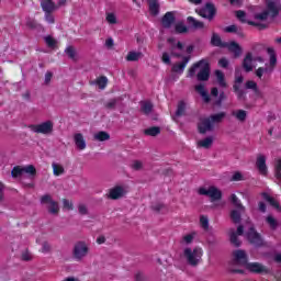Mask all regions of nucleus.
Returning a JSON list of instances; mask_svg holds the SVG:
<instances>
[{"label":"nucleus","mask_w":281,"mask_h":281,"mask_svg":"<svg viewBox=\"0 0 281 281\" xmlns=\"http://www.w3.org/2000/svg\"><path fill=\"white\" fill-rule=\"evenodd\" d=\"M42 248L40 249L41 254H50L52 252V245H49V241H42L41 243Z\"/></svg>","instance_id":"obj_51"},{"label":"nucleus","mask_w":281,"mask_h":281,"mask_svg":"<svg viewBox=\"0 0 281 281\" xmlns=\"http://www.w3.org/2000/svg\"><path fill=\"white\" fill-rule=\"evenodd\" d=\"M267 54L270 57V68L265 67L263 74H271V71H273V69H276V66L278 65V55L276 54V49L273 47H268Z\"/></svg>","instance_id":"obj_16"},{"label":"nucleus","mask_w":281,"mask_h":281,"mask_svg":"<svg viewBox=\"0 0 281 281\" xmlns=\"http://www.w3.org/2000/svg\"><path fill=\"white\" fill-rule=\"evenodd\" d=\"M200 223L203 229H210V220L207 218V216L205 215L200 216Z\"/></svg>","instance_id":"obj_54"},{"label":"nucleus","mask_w":281,"mask_h":281,"mask_svg":"<svg viewBox=\"0 0 281 281\" xmlns=\"http://www.w3.org/2000/svg\"><path fill=\"white\" fill-rule=\"evenodd\" d=\"M94 139L97 142H108V139H111V135L109 134V132L101 131L94 134Z\"/></svg>","instance_id":"obj_44"},{"label":"nucleus","mask_w":281,"mask_h":281,"mask_svg":"<svg viewBox=\"0 0 281 281\" xmlns=\"http://www.w3.org/2000/svg\"><path fill=\"white\" fill-rule=\"evenodd\" d=\"M41 8L44 12V21L54 25L56 23V18L54 16V12L58 10V5L53 0H41Z\"/></svg>","instance_id":"obj_4"},{"label":"nucleus","mask_w":281,"mask_h":281,"mask_svg":"<svg viewBox=\"0 0 281 281\" xmlns=\"http://www.w3.org/2000/svg\"><path fill=\"white\" fill-rule=\"evenodd\" d=\"M124 194H126L124 187L116 186V187L110 189L108 199H111L112 201H117V199H122V196H124Z\"/></svg>","instance_id":"obj_21"},{"label":"nucleus","mask_w":281,"mask_h":281,"mask_svg":"<svg viewBox=\"0 0 281 281\" xmlns=\"http://www.w3.org/2000/svg\"><path fill=\"white\" fill-rule=\"evenodd\" d=\"M74 142L78 150H85V148H87V140H85L82 133L75 134Z\"/></svg>","instance_id":"obj_26"},{"label":"nucleus","mask_w":281,"mask_h":281,"mask_svg":"<svg viewBox=\"0 0 281 281\" xmlns=\"http://www.w3.org/2000/svg\"><path fill=\"white\" fill-rule=\"evenodd\" d=\"M149 5V13L151 16H159V10L161 5L159 4V0H147Z\"/></svg>","instance_id":"obj_28"},{"label":"nucleus","mask_w":281,"mask_h":281,"mask_svg":"<svg viewBox=\"0 0 281 281\" xmlns=\"http://www.w3.org/2000/svg\"><path fill=\"white\" fill-rule=\"evenodd\" d=\"M245 77L240 75V70L238 68L235 69V83L233 85L234 93L237 95V100L240 102H247V92L240 89V85H243Z\"/></svg>","instance_id":"obj_6"},{"label":"nucleus","mask_w":281,"mask_h":281,"mask_svg":"<svg viewBox=\"0 0 281 281\" xmlns=\"http://www.w3.org/2000/svg\"><path fill=\"white\" fill-rule=\"evenodd\" d=\"M161 134V127L159 126H153L144 130V135H147L148 137H157V135Z\"/></svg>","instance_id":"obj_36"},{"label":"nucleus","mask_w":281,"mask_h":281,"mask_svg":"<svg viewBox=\"0 0 281 281\" xmlns=\"http://www.w3.org/2000/svg\"><path fill=\"white\" fill-rule=\"evenodd\" d=\"M78 212L81 216H87V214H89V209H87V205L85 204H79Z\"/></svg>","instance_id":"obj_59"},{"label":"nucleus","mask_w":281,"mask_h":281,"mask_svg":"<svg viewBox=\"0 0 281 281\" xmlns=\"http://www.w3.org/2000/svg\"><path fill=\"white\" fill-rule=\"evenodd\" d=\"M251 63H254V55L251 53H247L243 60V69L246 71V74L254 71V66H251Z\"/></svg>","instance_id":"obj_24"},{"label":"nucleus","mask_w":281,"mask_h":281,"mask_svg":"<svg viewBox=\"0 0 281 281\" xmlns=\"http://www.w3.org/2000/svg\"><path fill=\"white\" fill-rule=\"evenodd\" d=\"M53 175H55V177H60V175H65V167H63L61 165H58L57 162H53Z\"/></svg>","instance_id":"obj_47"},{"label":"nucleus","mask_w":281,"mask_h":281,"mask_svg":"<svg viewBox=\"0 0 281 281\" xmlns=\"http://www.w3.org/2000/svg\"><path fill=\"white\" fill-rule=\"evenodd\" d=\"M94 85H98L99 89H106V85H109V79L106 78V76H101L97 78Z\"/></svg>","instance_id":"obj_48"},{"label":"nucleus","mask_w":281,"mask_h":281,"mask_svg":"<svg viewBox=\"0 0 281 281\" xmlns=\"http://www.w3.org/2000/svg\"><path fill=\"white\" fill-rule=\"evenodd\" d=\"M87 254H89V247H87L85 241H78L75 244L72 256L76 260H82Z\"/></svg>","instance_id":"obj_12"},{"label":"nucleus","mask_w":281,"mask_h":281,"mask_svg":"<svg viewBox=\"0 0 281 281\" xmlns=\"http://www.w3.org/2000/svg\"><path fill=\"white\" fill-rule=\"evenodd\" d=\"M233 116L236 117L239 122H246L247 121V111L245 110H237L236 112H233Z\"/></svg>","instance_id":"obj_46"},{"label":"nucleus","mask_w":281,"mask_h":281,"mask_svg":"<svg viewBox=\"0 0 281 281\" xmlns=\"http://www.w3.org/2000/svg\"><path fill=\"white\" fill-rule=\"evenodd\" d=\"M245 267L250 273H270V270L260 262H247Z\"/></svg>","instance_id":"obj_15"},{"label":"nucleus","mask_w":281,"mask_h":281,"mask_svg":"<svg viewBox=\"0 0 281 281\" xmlns=\"http://www.w3.org/2000/svg\"><path fill=\"white\" fill-rule=\"evenodd\" d=\"M206 243L210 249H214L218 246V239L212 233L206 236Z\"/></svg>","instance_id":"obj_41"},{"label":"nucleus","mask_w":281,"mask_h":281,"mask_svg":"<svg viewBox=\"0 0 281 281\" xmlns=\"http://www.w3.org/2000/svg\"><path fill=\"white\" fill-rule=\"evenodd\" d=\"M225 115H227L225 112H220L217 114L210 115L209 120L211 121V124H221Z\"/></svg>","instance_id":"obj_39"},{"label":"nucleus","mask_w":281,"mask_h":281,"mask_svg":"<svg viewBox=\"0 0 281 281\" xmlns=\"http://www.w3.org/2000/svg\"><path fill=\"white\" fill-rule=\"evenodd\" d=\"M182 115H186V102L179 101L176 110V117H182Z\"/></svg>","instance_id":"obj_49"},{"label":"nucleus","mask_w":281,"mask_h":281,"mask_svg":"<svg viewBox=\"0 0 281 281\" xmlns=\"http://www.w3.org/2000/svg\"><path fill=\"white\" fill-rule=\"evenodd\" d=\"M167 43H169L171 46L169 47L170 56L173 58H183V55L181 53H177L176 49L179 52H183V43L178 42L175 37L167 38Z\"/></svg>","instance_id":"obj_11"},{"label":"nucleus","mask_w":281,"mask_h":281,"mask_svg":"<svg viewBox=\"0 0 281 281\" xmlns=\"http://www.w3.org/2000/svg\"><path fill=\"white\" fill-rule=\"evenodd\" d=\"M165 207H166V204L164 203H157L151 205L153 212H156L157 214H159V212H161V210H164Z\"/></svg>","instance_id":"obj_63"},{"label":"nucleus","mask_w":281,"mask_h":281,"mask_svg":"<svg viewBox=\"0 0 281 281\" xmlns=\"http://www.w3.org/2000/svg\"><path fill=\"white\" fill-rule=\"evenodd\" d=\"M203 256V249L196 247L192 250V248L184 249V258H187L188 265L191 267H196L199 262H201V258Z\"/></svg>","instance_id":"obj_8"},{"label":"nucleus","mask_w":281,"mask_h":281,"mask_svg":"<svg viewBox=\"0 0 281 281\" xmlns=\"http://www.w3.org/2000/svg\"><path fill=\"white\" fill-rule=\"evenodd\" d=\"M21 260H23L24 262H30V260H32V254H30L29 249L22 252Z\"/></svg>","instance_id":"obj_56"},{"label":"nucleus","mask_w":281,"mask_h":281,"mask_svg":"<svg viewBox=\"0 0 281 281\" xmlns=\"http://www.w3.org/2000/svg\"><path fill=\"white\" fill-rule=\"evenodd\" d=\"M11 177L20 179L23 186H31V183L25 182V179H34L36 177V167L34 165L15 166L11 170Z\"/></svg>","instance_id":"obj_3"},{"label":"nucleus","mask_w":281,"mask_h":281,"mask_svg":"<svg viewBox=\"0 0 281 281\" xmlns=\"http://www.w3.org/2000/svg\"><path fill=\"white\" fill-rule=\"evenodd\" d=\"M134 280L135 281H148V277H146V274H144V272L137 271L134 276Z\"/></svg>","instance_id":"obj_55"},{"label":"nucleus","mask_w":281,"mask_h":281,"mask_svg":"<svg viewBox=\"0 0 281 281\" xmlns=\"http://www.w3.org/2000/svg\"><path fill=\"white\" fill-rule=\"evenodd\" d=\"M36 133L42 135H52L54 133V122L45 121L36 125Z\"/></svg>","instance_id":"obj_18"},{"label":"nucleus","mask_w":281,"mask_h":281,"mask_svg":"<svg viewBox=\"0 0 281 281\" xmlns=\"http://www.w3.org/2000/svg\"><path fill=\"white\" fill-rule=\"evenodd\" d=\"M266 1V9L261 13H256L255 19L256 21H267V19H278L281 12V3L279 0H265Z\"/></svg>","instance_id":"obj_2"},{"label":"nucleus","mask_w":281,"mask_h":281,"mask_svg":"<svg viewBox=\"0 0 281 281\" xmlns=\"http://www.w3.org/2000/svg\"><path fill=\"white\" fill-rule=\"evenodd\" d=\"M246 238L252 247L260 248L265 247V239H262V236L258 231H256V226H250L246 233Z\"/></svg>","instance_id":"obj_9"},{"label":"nucleus","mask_w":281,"mask_h":281,"mask_svg":"<svg viewBox=\"0 0 281 281\" xmlns=\"http://www.w3.org/2000/svg\"><path fill=\"white\" fill-rule=\"evenodd\" d=\"M131 168H133V170H142V168H144V164L140 160H134Z\"/></svg>","instance_id":"obj_61"},{"label":"nucleus","mask_w":281,"mask_h":281,"mask_svg":"<svg viewBox=\"0 0 281 281\" xmlns=\"http://www.w3.org/2000/svg\"><path fill=\"white\" fill-rule=\"evenodd\" d=\"M266 223L269 225L270 229L276 231L279 227V223L278 220H276V217H273V215H268L266 217Z\"/></svg>","instance_id":"obj_42"},{"label":"nucleus","mask_w":281,"mask_h":281,"mask_svg":"<svg viewBox=\"0 0 281 281\" xmlns=\"http://www.w3.org/2000/svg\"><path fill=\"white\" fill-rule=\"evenodd\" d=\"M63 207H64V210L71 211V210H74V203L70 202L68 199H64L63 200Z\"/></svg>","instance_id":"obj_62"},{"label":"nucleus","mask_w":281,"mask_h":281,"mask_svg":"<svg viewBox=\"0 0 281 281\" xmlns=\"http://www.w3.org/2000/svg\"><path fill=\"white\" fill-rule=\"evenodd\" d=\"M41 205H47L46 210L50 216H58L60 214V204L52 198V194L46 193L40 199Z\"/></svg>","instance_id":"obj_5"},{"label":"nucleus","mask_w":281,"mask_h":281,"mask_svg":"<svg viewBox=\"0 0 281 281\" xmlns=\"http://www.w3.org/2000/svg\"><path fill=\"white\" fill-rule=\"evenodd\" d=\"M215 76L217 78L220 87H222L223 89L227 88V82L225 81V74H223V71L221 70H215Z\"/></svg>","instance_id":"obj_43"},{"label":"nucleus","mask_w":281,"mask_h":281,"mask_svg":"<svg viewBox=\"0 0 281 281\" xmlns=\"http://www.w3.org/2000/svg\"><path fill=\"white\" fill-rule=\"evenodd\" d=\"M207 132H214V124L209 117L202 119L201 122L198 123V133H200V135H205Z\"/></svg>","instance_id":"obj_17"},{"label":"nucleus","mask_w":281,"mask_h":281,"mask_svg":"<svg viewBox=\"0 0 281 281\" xmlns=\"http://www.w3.org/2000/svg\"><path fill=\"white\" fill-rule=\"evenodd\" d=\"M175 32L177 34H188V32H190V27L187 26L183 21H179L175 25Z\"/></svg>","instance_id":"obj_35"},{"label":"nucleus","mask_w":281,"mask_h":281,"mask_svg":"<svg viewBox=\"0 0 281 281\" xmlns=\"http://www.w3.org/2000/svg\"><path fill=\"white\" fill-rule=\"evenodd\" d=\"M274 177L278 180V184L281 186V158L274 165Z\"/></svg>","instance_id":"obj_45"},{"label":"nucleus","mask_w":281,"mask_h":281,"mask_svg":"<svg viewBox=\"0 0 281 281\" xmlns=\"http://www.w3.org/2000/svg\"><path fill=\"white\" fill-rule=\"evenodd\" d=\"M162 63H165V65H171V60H170V54H168V52H164L162 53V57H161Z\"/></svg>","instance_id":"obj_64"},{"label":"nucleus","mask_w":281,"mask_h":281,"mask_svg":"<svg viewBox=\"0 0 281 281\" xmlns=\"http://www.w3.org/2000/svg\"><path fill=\"white\" fill-rule=\"evenodd\" d=\"M248 25H252V27H258V30H267L269 25L260 22H255V21H248Z\"/></svg>","instance_id":"obj_53"},{"label":"nucleus","mask_w":281,"mask_h":281,"mask_svg":"<svg viewBox=\"0 0 281 281\" xmlns=\"http://www.w3.org/2000/svg\"><path fill=\"white\" fill-rule=\"evenodd\" d=\"M225 32L227 34H236L238 32V26L236 24H232L225 27Z\"/></svg>","instance_id":"obj_60"},{"label":"nucleus","mask_w":281,"mask_h":281,"mask_svg":"<svg viewBox=\"0 0 281 281\" xmlns=\"http://www.w3.org/2000/svg\"><path fill=\"white\" fill-rule=\"evenodd\" d=\"M177 22V16L175 15V11H168L160 19V25L164 30H170L172 24Z\"/></svg>","instance_id":"obj_13"},{"label":"nucleus","mask_w":281,"mask_h":281,"mask_svg":"<svg viewBox=\"0 0 281 281\" xmlns=\"http://www.w3.org/2000/svg\"><path fill=\"white\" fill-rule=\"evenodd\" d=\"M236 18L240 21V23H248L247 13L243 10L236 11Z\"/></svg>","instance_id":"obj_52"},{"label":"nucleus","mask_w":281,"mask_h":281,"mask_svg":"<svg viewBox=\"0 0 281 281\" xmlns=\"http://www.w3.org/2000/svg\"><path fill=\"white\" fill-rule=\"evenodd\" d=\"M231 204L235 207V210H246L245 205L238 200V196L236 194H231Z\"/></svg>","instance_id":"obj_38"},{"label":"nucleus","mask_w":281,"mask_h":281,"mask_svg":"<svg viewBox=\"0 0 281 281\" xmlns=\"http://www.w3.org/2000/svg\"><path fill=\"white\" fill-rule=\"evenodd\" d=\"M224 100H227V95L225 94V91H222L220 92L217 100L213 103L214 106H217L218 109H221V106H223Z\"/></svg>","instance_id":"obj_50"},{"label":"nucleus","mask_w":281,"mask_h":281,"mask_svg":"<svg viewBox=\"0 0 281 281\" xmlns=\"http://www.w3.org/2000/svg\"><path fill=\"white\" fill-rule=\"evenodd\" d=\"M258 87V83L254 80H248L245 83V89H251L252 91H255Z\"/></svg>","instance_id":"obj_57"},{"label":"nucleus","mask_w":281,"mask_h":281,"mask_svg":"<svg viewBox=\"0 0 281 281\" xmlns=\"http://www.w3.org/2000/svg\"><path fill=\"white\" fill-rule=\"evenodd\" d=\"M256 168L259 170L260 175H263V177H267L269 170L267 168V156L259 154L257 156L256 160Z\"/></svg>","instance_id":"obj_19"},{"label":"nucleus","mask_w":281,"mask_h":281,"mask_svg":"<svg viewBox=\"0 0 281 281\" xmlns=\"http://www.w3.org/2000/svg\"><path fill=\"white\" fill-rule=\"evenodd\" d=\"M198 194H200V196H209L211 199V203H214V201H221V199H223V191L214 186L209 187V189L205 187H200L198 189Z\"/></svg>","instance_id":"obj_7"},{"label":"nucleus","mask_w":281,"mask_h":281,"mask_svg":"<svg viewBox=\"0 0 281 281\" xmlns=\"http://www.w3.org/2000/svg\"><path fill=\"white\" fill-rule=\"evenodd\" d=\"M227 49L232 54H234V58H240L243 55V47H240V44L236 42H231L229 44L227 43Z\"/></svg>","instance_id":"obj_23"},{"label":"nucleus","mask_w":281,"mask_h":281,"mask_svg":"<svg viewBox=\"0 0 281 281\" xmlns=\"http://www.w3.org/2000/svg\"><path fill=\"white\" fill-rule=\"evenodd\" d=\"M248 262L247 252L243 249H237L233 251V263L240 265L241 267H246Z\"/></svg>","instance_id":"obj_14"},{"label":"nucleus","mask_w":281,"mask_h":281,"mask_svg":"<svg viewBox=\"0 0 281 281\" xmlns=\"http://www.w3.org/2000/svg\"><path fill=\"white\" fill-rule=\"evenodd\" d=\"M139 58H144V53L131 50V52H128V54L126 56L127 63H137V60H139Z\"/></svg>","instance_id":"obj_32"},{"label":"nucleus","mask_w":281,"mask_h":281,"mask_svg":"<svg viewBox=\"0 0 281 281\" xmlns=\"http://www.w3.org/2000/svg\"><path fill=\"white\" fill-rule=\"evenodd\" d=\"M245 212H247V209H233L229 213L232 223H234V225H240V223H243V214H245Z\"/></svg>","instance_id":"obj_20"},{"label":"nucleus","mask_w":281,"mask_h":281,"mask_svg":"<svg viewBox=\"0 0 281 281\" xmlns=\"http://www.w3.org/2000/svg\"><path fill=\"white\" fill-rule=\"evenodd\" d=\"M261 195L265 199V201H267V203H269L272 207L276 209L277 212H281L280 203L277 202L274 198L269 195V193L267 192L261 193Z\"/></svg>","instance_id":"obj_30"},{"label":"nucleus","mask_w":281,"mask_h":281,"mask_svg":"<svg viewBox=\"0 0 281 281\" xmlns=\"http://www.w3.org/2000/svg\"><path fill=\"white\" fill-rule=\"evenodd\" d=\"M196 13L199 16H202V19L212 21L214 16H216V7L212 2H206L204 8L196 10Z\"/></svg>","instance_id":"obj_10"},{"label":"nucleus","mask_w":281,"mask_h":281,"mask_svg":"<svg viewBox=\"0 0 281 281\" xmlns=\"http://www.w3.org/2000/svg\"><path fill=\"white\" fill-rule=\"evenodd\" d=\"M211 45L212 47L225 48L227 47V42H223L221 35H218L217 33H213L211 37Z\"/></svg>","instance_id":"obj_27"},{"label":"nucleus","mask_w":281,"mask_h":281,"mask_svg":"<svg viewBox=\"0 0 281 281\" xmlns=\"http://www.w3.org/2000/svg\"><path fill=\"white\" fill-rule=\"evenodd\" d=\"M196 69H200L198 74H196ZM210 74H212V67L210 66V60L207 58H203L194 63L189 68L187 78H194V76H196V80L199 82H207V80H210Z\"/></svg>","instance_id":"obj_1"},{"label":"nucleus","mask_w":281,"mask_h":281,"mask_svg":"<svg viewBox=\"0 0 281 281\" xmlns=\"http://www.w3.org/2000/svg\"><path fill=\"white\" fill-rule=\"evenodd\" d=\"M140 111L144 113V115H150L153 113V109H155V105H153V102L150 101H140Z\"/></svg>","instance_id":"obj_31"},{"label":"nucleus","mask_w":281,"mask_h":281,"mask_svg":"<svg viewBox=\"0 0 281 281\" xmlns=\"http://www.w3.org/2000/svg\"><path fill=\"white\" fill-rule=\"evenodd\" d=\"M117 102H122V98L110 99L106 103H104V106L108 109V111H115V109H117Z\"/></svg>","instance_id":"obj_37"},{"label":"nucleus","mask_w":281,"mask_h":281,"mask_svg":"<svg viewBox=\"0 0 281 281\" xmlns=\"http://www.w3.org/2000/svg\"><path fill=\"white\" fill-rule=\"evenodd\" d=\"M106 21L110 25H115V23H117V16H115L114 13H108Z\"/></svg>","instance_id":"obj_58"},{"label":"nucleus","mask_w":281,"mask_h":281,"mask_svg":"<svg viewBox=\"0 0 281 281\" xmlns=\"http://www.w3.org/2000/svg\"><path fill=\"white\" fill-rule=\"evenodd\" d=\"M229 240L231 244L234 245V247H240V245H243V241L238 239V235L236 234V231H234V228L231 229Z\"/></svg>","instance_id":"obj_40"},{"label":"nucleus","mask_w":281,"mask_h":281,"mask_svg":"<svg viewBox=\"0 0 281 281\" xmlns=\"http://www.w3.org/2000/svg\"><path fill=\"white\" fill-rule=\"evenodd\" d=\"M187 23L189 25V30H203L205 27V23L198 21L192 16L187 18Z\"/></svg>","instance_id":"obj_25"},{"label":"nucleus","mask_w":281,"mask_h":281,"mask_svg":"<svg viewBox=\"0 0 281 281\" xmlns=\"http://www.w3.org/2000/svg\"><path fill=\"white\" fill-rule=\"evenodd\" d=\"M212 144H214V137L209 136L198 142V148H205L206 150H209V148H212Z\"/></svg>","instance_id":"obj_34"},{"label":"nucleus","mask_w":281,"mask_h":281,"mask_svg":"<svg viewBox=\"0 0 281 281\" xmlns=\"http://www.w3.org/2000/svg\"><path fill=\"white\" fill-rule=\"evenodd\" d=\"M44 43L46 44V47L49 49H57L58 48V41L54 38L52 35L44 36Z\"/></svg>","instance_id":"obj_33"},{"label":"nucleus","mask_w":281,"mask_h":281,"mask_svg":"<svg viewBox=\"0 0 281 281\" xmlns=\"http://www.w3.org/2000/svg\"><path fill=\"white\" fill-rule=\"evenodd\" d=\"M64 54H66V56L74 63H78V50H76V47L72 45L67 46Z\"/></svg>","instance_id":"obj_29"},{"label":"nucleus","mask_w":281,"mask_h":281,"mask_svg":"<svg viewBox=\"0 0 281 281\" xmlns=\"http://www.w3.org/2000/svg\"><path fill=\"white\" fill-rule=\"evenodd\" d=\"M192 58V56H183L182 57V61L180 64H175L171 67V71L173 74H183V71H186V67L188 65V63H190V59Z\"/></svg>","instance_id":"obj_22"}]
</instances>
